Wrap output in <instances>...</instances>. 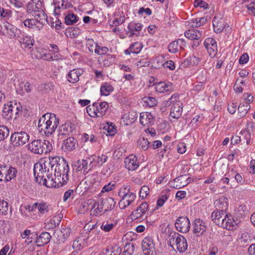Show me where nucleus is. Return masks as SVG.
<instances>
[{
  "instance_id": "obj_51",
  "label": "nucleus",
  "mask_w": 255,
  "mask_h": 255,
  "mask_svg": "<svg viewBox=\"0 0 255 255\" xmlns=\"http://www.w3.org/2000/svg\"><path fill=\"white\" fill-rule=\"evenodd\" d=\"M97 44L98 43L92 38H89L86 41V46L90 52H95Z\"/></svg>"
},
{
  "instance_id": "obj_16",
  "label": "nucleus",
  "mask_w": 255,
  "mask_h": 255,
  "mask_svg": "<svg viewBox=\"0 0 255 255\" xmlns=\"http://www.w3.org/2000/svg\"><path fill=\"white\" fill-rule=\"evenodd\" d=\"M207 229L206 223L200 219H196L193 224V233L197 236L204 235Z\"/></svg>"
},
{
  "instance_id": "obj_6",
  "label": "nucleus",
  "mask_w": 255,
  "mask_h": 255,
  "mask_svg": "<svg viewBox=\"0 0 255 255\" xmlns=\"http://www.w3.org/2000/svg\"><path fill=\"white\" fill-rule=\"evenodd\" d=\"M118 195L121 198L119 203V206L121 210H125L131 205L136 197L135 193L130 191L128 186H124L119 190Z\"/></svg>"
},
{
  "instance_id": "obj_18",
  "label": "nucleus",
  "mask_w": 255,
  "mask_h": 255,
  "mask_svg": "<svg viewBox=\"0 0 255 255\" xmlns=\"http://www.w3.org/2000/svg\"><path fill=\"white\" fill-rule=\"evenodd\" d=\"M108 158V156L104 154L101 156H92L88 157L90 162L89 166H91V168L97 166H101L107 161Z\"/></svg>"
},
{
  "instance_id": "obj_9",
  "label": "nucleus",
  "mask_w": 255,
  "mask_h": 255,
  "mask_svg": "<svg viewBox=\"0 0 255 255\" xmlns=\"http://www.w3.org/2000/svg\"><path fill=\"white\" fill-rule=\"evenodd\" d=\"M29 139V134L25 131L15 132L11 135L10 141L13 146H18L25 144Z\"/></svg>"
},
{
  "instance_id": "obj_50",
  "label": "nucleus",
  "mask_w": 255,
  "mask_h": 255,
  "mask_svg": "<svg viewBox=\"0 0 255 255\" xmlns=\"http://www.w3.org/2000/svg\"><path fill=\"white\" fill-rule=\"evenodd\" d=\"M109 51V48L106 46H103L97 44L95 49V53L99 55H103L107 54Z\"/></svg>"
},
{
  "instance_id": "obj_7",
  "label": "nucleus",
  "mask_w": 255,
  "mask_h": 255,
  "mask_svg": "<svg viewBox=\"0 0 255 255\" xmlns=\"http://www.w3.org/2000/svg\"><path fill=\"white\" fill-rule=\"evenodd\" d=\"M29 148L34 153L41 154L49 152L52 149V145L47 140H35L29 144Z\"/></svg>"
},
{
  "instance_id": "obj_34",
  "label": "nucleus",
  "mask_w": 255,
  "mask_h": 255,
  "mask_svg": "<svg viewBox=\"0 0 255 255\" xmlns=\"http://www.w3.org/2000/svg\"><path fill=\"white\" fill-rule=\"evenodd\" d=\"M71 131V127L69 125L65 124L61 126L58 129V138L62 139L64 136L69 135Z\"/></svg>"
},
{
  "instance_id": "obj_32",
  "label": "nucleus",
  "mask_w": 255,
  "mask_h": 255,
  "mask_svg": "<svg viewBox=\"0 0 255 255\" xmlns=\"http://www.w3.org/2000/svg\"><path fill=\"white\" fill-rule=\"evenodd\" d=\"M213 26L216 33L222 32L225 27V21L222 18L215 16L213 20Z\"/></svg>"
},
{
  "instance_id": "obj_26",
  "label": "nucleus",
  "mask_w": 255,
  "mask_h": 255,
  "mask_svg": "<svg viewBox=\"0 0 255 255\" xmlns=\"http://www.w3.org/2000/svg\"><path fill=\"white\" fill-rule=\"evenodd\" d=\"M17 39L25 47L31 48L33 45L34 39L33 37L24 32H20V37H18Z\"/></svg>"
},
{
  "instance_id": "obj_49",
  "label": "nucleus",
  "mask_w": 255,
  "mask_h": 255,
  "mask_svg": "<svg viewBox=\"0 0 255 255\" xmlns=\"http://www.w3.org/2000/svg\"><path fill=\"white\" fill-rule=\"evenodd\" d=\"M142 48V46L141 43L135 42L129 46V50H131L132 53L137 54L140 52Z\"/></svg>"
},
{
  "instance_id": "obj_55",
  "label": "nucleus",
  "mask_w": 255,
  "mask_h": 255,
  "mask_svg": "<svg viewBox=\"0 0 255 255\" xmlns=\"http://www.w3.org/2000/svg\"><path fill=\"white\" fill-rule=\"evenodd\" d=\"M179 98V96L177 95H174L173 96H171V97L170 98V100H168V101H165L164 102H162V104H161V106L163 107H168L169 106H170L171 105H173V101H174V100H176V99H178Z\"/></svg>"
},
{
  "instance_id": "obj_24",
  "label": "nucleus",
  "mask_w": 255,
  "mask_h": 255,
  "mask_svg": "<svg viewBox=\"0 0 255 255\" xmlns=\"http://www.w3.org/2000/svg\"><path fill=\"white\" fill-rule=\"evenodd\" d=\"M46 162H48V166L51 169V171L53 170V167H55L57 165H60L65 161V159L63 158L57 156H51L49 158H44Z\"/></svg>"
},
{
  "instance_id": "obj_11",
  "label": "nucleus",
  "mask_w": 255,
  "mask_h": 255,
  "mask_svg": "<svg viewBox=\"0 0 255 255\" xmlns=\"http://www.w3.org/2000/svg\"><path fill=\"white\" fill-rule=\"evenodd\" d=\"M142 249L145 255H155V244L152 237H146L143 239L142 242Z\"/></svg>"
},
{
  "instance_id": "obj_23",
  "label": "nucleus",
  "mask_w": 255,
  "mask_h": 255,
  "mask_svg": "<svg viewBox=\"0 0 255 255\" xmlns=\"http://www.w3.org/2000/svg\"><path fill=\"white\" fill-rule=\"evenodd\" d=\"M16 93L21 95H24L26 93H28L31 91L30 84L28 82L20 81L16 86Z\"/></svg>"
},
{
  "instance_id": "obj_52",
  "label": "nucleus",
  "mask_w": 255,
  "mask_h": 255,
  "mask_svg": "<svg viewBox=\"0 0 255 255\" xmlns=\"http://www.w3.org/2000/svg\"><path fill=\"white\" fill-rule=\"evenodd\" d=\"M168 198L169 195H167V194H164L163 192H162L161 195L159 197L157 201V206L158 207H162L164 205L165 201L167 200Z\"/></svg>"
},
{
  "instance_id": "obj_39",
  "label": "nucleus",
  "mask_w": 255,
  "mask_h": 255,
  "mask_svg": "<svg viewBox=\"0 0 255 255\" xmlns=\"http://www.w3.org/2000/svg\"><path fill=\"white\" fill-rule=\"evenodd\" d=\"M251 106L249 103H245L240 104L238 107V115L240 118L245 117L248 111L250 109Z\"/></svg>"
},
{
  "instance_id": "obj_30",
  "label": "nucleus",
  "mask_w": 255,
  "mask_h": 255,
  "mask_svg": "<svg viewBox=\"0 0 255 255\" xmlns=\"http://www.w3.org/2000/svg\"><path fill=\"white\" fill-rule=\"evenodd\" d=\"M71 230L70 227H64L61 228V230L57 234L58 236V241L59 243H64L70 236Z\"/></svg>"
},
{
  "instance_id": "obj_40",
  "label": "nucleus",
  "mask_w": 255,
  "mask_h": 255,
  "mask_svg": "<svg viewBox=\"0 0 255 255\" xmlns=\"http://www.w3.org/2000/svg\"><path fill=\"white\" fill-rule=\"evenodd\" d=\"M117 225L116 223L111 221H104L101 225V229L105 232H109Z\"/></svg>"
},
{
  "instance_id": "obj_8",
  "label": "nucleus",
  "mask_w": 255,
  "mask_h": 255,
  "mask_svg": "<svg viewBox=\"0 0 255 255\" xmlns=\"http://www.w3.org/2000/svg\"><path fill=\"white\" fill-rule=\"evenodd\" d=\"M28 13L38 12L36 16L45 19L46 15L42 10V4L40 0H30L27 5Z\"/></svg>"
},
{
  "instance_id": "obj_2",
  "label": "nucleus",
  "mask_w": 255,
  "mask_h": 255,
  "mask_svg": "<svg viewBox=\"0 0 255 255\" xmlns=\"http://www.w3.org/2000/svg\"><path fill=\"white\" fill-rule=\"evenodd\" d=\"M59 124V120L54 114L47 113L39 120L38 129L42 134L49 136L55 130Z\"/></svg>"
},
{
  "instance_id": "obj_46",
  "label": "nucleus",
  "mask_w": 255,
  "mask_h": 255,
  "mask_svg": "<svg viewBox=\"0 0 255 255\" xmlns=\"http://www.w3.org/2000/svg\"><path fill=\"white\" fill-rule=\"evenodd\" d=\"M222 215H224V211H214L211 214V218L213 222L217 225H219L220 222V218L222 217Z\"/></svg>"
},
{
  "instance_id": "obj_60",
  "label": "nucleus",
  "mask_w": 255,
  "mask_h": 255,
  "mask_svg": "<svg viewBox=\"0 0 255 255\" xmlns=\"http://www.w3.org/2000/svg\"><path fill=\"white\" fill-rule=\"evenodd\" d=\"M145 99L147 105L150 107H154L157 104V101L154 98L147 97H145Z\"/></svg>"
},
{
  "instance_id": "obj_3",
  "label": "nucleus",
  "mask_w": 255,
  "mask_h": 255,
  "mask_svg": "<svg viewBox=\"0 0 255 255\" xmlns=\"http://www.w3.org/2000/svg\"><path fill=\"white\" fill-rule=\"evenodd\" d=\"M116 202L112 197H107L101 199L100 201L96 202L92 201L91 214L93 216H101L106 212L114 209Z\"/></svg>"
},
{
  "instance_id": "obj_31",
  "label": "nucleus",
  "mask_w": 255,
  "mask_h": 255,
  "mask_svg": "<svg viewBox=\"0 0 255 255\" xmlns=\"http://www.w3.org/2000/svg\"><path fill=\"white\" fill-rule=\"evenodd\" d=\"M225 218H224V220L220 222L218 226L227 230H233L234 229L235 221L231 215L227 214V215H225Z\"/></svg>"
},
{
  "instance_id": "obj_35",
  "label": "nucleus",
  "mask_w": 255,
  "mask_h": 255,
  "mask_svg": "<svg viewBox=\"0 0 255 255\" xmlns=\"http://www.w3.org/2000/svg\"><path fill=\"white\" fill-rule=\"evenodd\" d=\"M51 236L48 232L42 233L39 237L36 239V243L38 246H43L48 243L50 240Z\"/></svg>"
},
{
  "instance_id": "obj_44",
  "label": "nucleus",
  "mask_w": 255,
  "mask_h": 255,
  "mask_svg": "<svg viewBox=\"0 0 255 255\" xmlns=\"http://www.w3.org/2000/svg\"><path fill=\"white\" fill-rule=\"evenodd\" d=\"M246 214V207L244 205H240L235 210V215L236 218L241 219H244Z\"/></svg>"
},
{
  "instance_id": "obj_29",
  "label": "nucleus",
  "mask_w": 255,
  "mask_h": 255,
  "mask_svg": "<svg viewBox=\"0 0 255 255\" xmlns=\"http://www.w3.org/2000/svg\"><path fill=\"white\" fill-rule=\"evenodd\" d=\"M214 205L217 209L225 212L228 207V199L225 196H222L214 201Z\"/></svg>"
},
{
  "instance_id": "obj_14",
  "label": "nucleus",
  "mask_w": 255,
  "mask_h": 255,
  "mask_svg": "<svg viewBox=\"0 0 255 255\" xmlns=\"http://www.w3.org/2000/svg\"><path fill=\"white\" fill-rule=\"evenodd\" d=\"M3 27L7 31V34L10 38L18 39L20 37L21 31L15 26L5 21L3 23Z\"/></svg>"
},
{
  "instance_id": "obj_56",
  "label": "nucleus",
  "mask_w": 255,
  "mask_h": 255,
  "mask_svg": "<svg viewBox=\"0 0 255 255\" xmlns=\"http://www.w3.org/2000/svg\"><path fill=\"white\" fill-rule=\"evenodd\" d=\"M148 208V204L147 202H143L141 203L139 206L136 209L139 212L144 216L147 211Z\"/></svg>"
},
{
  "instance_id": "obj_48",
  "label": "nucleus",
  "mask_w": 255,
  "mask_h": 255,
  "mask_svg": "<svg viewBox=\"0 0 255 255\" xmlns=\"http://www.w3.org/2000/svg\"><path fill=\"white\" fill-rule=\"evenodd\" d=\"M82 139L84 142L90 141L91 143H94L98 142V138L95 135L91 134L84 133L82 135Z\"/></svg>"
},
{
  "instance_id": "obj_15",
  "label": "nucleus",
  "mask_w": 255,
  "mask_h": 255,
  "mask_svg": "<svg viewBox=\"0 0 255 255\" xmlns=\"http://www.w3.org/2000/svg\"><path fill=\"white\" fill-rule=\"evenodd\" d=\"M124 163L125 167L130 171L135 170L139 166L137 158L133 154H130L125 159Z\"/></svg>"
},
{
  "instance_id": "obj_63",
  "label": "nucleus",
  "mask_w": 255,
  "mask_h": 255,
  "mask_svg": "<svg viewBox=\"0 0 255 255\" xmlns=\"http://www.w3.org/2000/svg\"><path fill=\"white\" fill-rule=\"evenodd\" d=\"M130 216L131 219L132 220H135L139 218H142L143 217V215L142 214H141L139 212V211H138L137 210L135 209L132 211V212L130 214Z\"/></svg>"
},
{
  "instance_id": "obj_1",
  "label": "nucleus",
  "mask_w": 255,
  "mask_h": 255,
  "mask_svg": "<svg viewBox=\"0 0 255 255\" xmlns=\"http://www.w3.org/2000/svg\"><path fill=\"white\" fill-rule=\"evenodd\" d=\"M33 172L37 182L47 187L51 186L53 181L52 171L48 166V162H46L44 158L41 159L35 164Z\"/></svg>"
},
{
  "instance_id": "obj_38",
  "label": "nucleus",
  "mask_w": 255,
  "mask_h": 255,
  "mask_svg": "<svg viewBox=\"0 0 255 255\" xmlns=\"http://www.w3.org/2000/svg\"><path fill=\"white\" fill-rule=\"evenodd\" d=\"M12 102H9L7 104L5 105L2 110V117L6 120H10L13 118L14 115L11 113L12 109L11 108L12 106Z\"/></svg>"
},
{
  "instance_id": "obj_4",
  "label": "nucleus",
  "mask_w": 255,
  "mask_h": 255,
  "mask_svg": "<svg viewBox=\"0 0 255 255\" xmlns=\"http://www.w3.org/2000/svg\"><path fill=\"white\" fill-rule=\"evenodd\" d=\"M54 178L51 186L55 187H60L66 184L69 179V165L65 160L60 165H57L54 169Z\"/></svg>"
},
{
  "instance_id": "obj_17",
  "label": "nucleus",
  "mask_w": 255,
  "mask_h": 255,
  "mask_svg": "<svg viewBox=\"0 0 255 255\" xmlns=\"http://www.w3.org/2000/svg\"><path fill=\"white\" fill-rule=\"evenodd\" d=\"M204 44L210 56L214 57L218 50L216 40L213 38L209 37L205 39Z\"/></svg>"
},
{
  "instance_id": "obj_42",
  "label": "nucleus",
  "mask_w": 255,
  "mask_h": 255,
  "mask_svg": "<svg viewBox=\"0 0 255 255\" xmlns=\"http://www.w3.org/2000/svg\"><path fill=\"white\" fill-rule=\"evenodd\" d=\"M79 17L72 12H68L65 17V23L67 25H72L78 21Z\"/></svg>"
},
{
  "instance_id": "obj_54",
  "label": "nucleus",
  "mask_w": 255,
  "mask_h": 255,
  "mask_svg": "<svg viewBox=\"0 0 255 255\" xmlns=\"http://www.w3.org/2000/svg\"><path fill=\"white\" fill-rule=\"evenodd\" d=\"M38 22V20L35 19H26L23 21V24L25 27L32 28Z\"/></svg>"
},
{
  "instance_id": "obj_28",
  "label": "nucleus",
  "mask_w": 255,
  "mask_h": 255,
  "mask_svg": "<svg viewBox=\"0 0 255 255\" xmlns=\"http://www.w3.org/2000/svg\"><path fill=\"white\" fill-rule=\"evenodd\" d=\"M77 141L74 137H70L64 140L62 148L64 151H71L75 148V145Z\"/></svg>"
},
{
  "instance_id": "obj_10",
  "label": "nucleus",
  "mask_w": 255,
  "mask_h": 255,
  "mask_svg": "<svg viewBox=\"0 0 255 255\" xmlns=\"http://www.w3.org/2000/svg\"><path fill=\"white\" fill-rule=\"evenodd\" d=\"M50 208L51 206L47 202L39 200L29 206L28 209L29 211L37 210L39 215H44L49 213Z\"/></svg>"
},
{
  "instance_id": "obj_57",
  "label": "nucleus",
  "mask_w": 255,
  "mask_h": 255,
  "mask_svg": "<svg viewBox=\"0 0 255 255\" xmlns=\"http://www.w3.org/2000/svg\"><path fill=\"white\" fill-rule=\"evenodd\" d=\"M149 192V188L148 186L144 185L143 186L139 192V196L142 198H145L148 195Z\"/></svg>"
},
{
  "instance_id": "obj_27",
  "label": "nucleus",
  "mask_w": 255,
  "mask_h": 255,
  "mask_svg": "<svg viewBox=\"0 0 255 255\" xmlns=\"http://www.w3.org/2000/svg\"><path fill=\"white\" fill-rule=\"evenodd\" d=\"M75 169L78 171H82L84 174H87L92 169L88 164L87 160H79L75 164Z\"/></svg>"
},
{
  "instance_id": "obj_43",
  "label": "nucleus",
  "mask_w": 255,
  "mask_h": 255,
  "mask_svg": "<svg viewBox=\"0 0 255 255\" xmlns=\"http://www.w3.org/2000/svg\"><path fill=\"white\" fill-rule=\"evenodd\" d=\"M138 147L143 150H146L149 147L150 142L144 136L141 137L137 141Z\"/></svg>"
},
{
  "instance_id": "obj_64",
  "label": "nucleus",
  "mask_w": 255,
  "mask_h": 255,
  "mask_svg": "<svg viewBox=\"0 0 255 255\" xmlns=\"http://www.w3.org/2000/svg\"><path fill=\"white\" fill-rule=\"evenodd\" d=\"M241 242L244 243H248L251 241V236L250 234L247 232H244L242 234L241 237Z\"/></svg>"
},
{
  "instance_id": "obj_19",
  "label": "nucleus",
  "mask_w": 255,
  "mask_h": 255,
  "mask_svg": "<svg viewBox=\"0 0 255 255\" xmlns=\"http://www.w3.org/2000/svg\"><path fill=\"white\" fill-rule=\"evenodd\" d=\"M142 27L143 25L141 23L131 21L128 24L127 33L128 34L129 37H132L134 35L138 36Z\"/></svg>"
},
{
  "instance_id": "obj_37",
  "label": "nucleus",
  "mask_w": 255,
  "mask_h": 255,
  "mask_svg": "<svg viewBox=\"0 0 255 255\" xmlns=\"http://www.w3.org/2000/svg\"><path fill=\"white\" fill-rule=\"evenodd\" d=\"M95 106L97 107L96 112L98 114V117H102L104 115L109 108L108 104L105 102L96 103Z\"/></svg>"
},
{
  "instance_id": "obj_25",
  "label": "nucleus",
  "mask_w": 255,
  "mask_h": 255,
  "mask_svg": "<svg viewBox=\"0 0 255 255\" xmlns=\"http://www.w3.org/2000/svg\"><path fill=\"white\" fill-rule=\"evenodd\" d=\"M155 91L160 93L171 91L173 90L172 84L170 82H160L154 84Z\"/></svg>"
},
{
  "instance_id": "obj_13",
  "label": "nucleus",
  "mask_w": 255,
  "mask_h": 255,
  "mask_svg": "<svg viewBox=\"0 0 255 255\" xmlns=\"http://www.w3.org/2000/svg\"><path fill=\"white\" fill-rule=\"evenodd\" d=\"M173 105L171 106L169 115L170 120L173 122V119H178L181 116L182 113V103L178 99L173 101Z\"/></svg>"
},
{
  "instance_id": "obj_59",
  "label": "nucleus",
  "mask_w": 255,
  "mask_h": 255,
  "mask_svg": "<svg viewBox=\"0 0 255 255\" xmlns=\"http://www.w3.org/2000/svg\"><path fill=\"white\" fill-rule=\"evenodd\" d=\"M105 128L107 130L108 134L110 135H113L116 133V129L112 124H109L107 123V125L105 127Z\"/></svg>"
},
{
  "instance_id": "obj_58",
  "label": "nucleus",
  "mask_w": 255,
  "mask_h": 255,
  "mask_svg": "<svg viewBox=\"0 0 255 255\" xmlns=\"http://www.w3.org/2000/svg\"><path fill=\"white\" fill-rule=\"evenodd\" d=\"M1 208H0V215H6L8 210V203L4 200H1Z\"/></svg>"
},
{
  "instance_id": "obj_12",
  "label": "nucleus",
  "mask_w": 255,
  "mask_h": 255,
  "mask_svg": "<svg viewBox=\"0 0 255 255\" xmlns=\"http://www.w3.org/2000/svg\"><path fill=\"white\" fill-rule=\"evenodd\" d=\"M190 225L189 219L185 216L179 217L175 223L177 230L182 233L188 232L190 229Z\"/></svg>"
},
{
  "instance_id": "obj_45",
  "label": "nucleus",
  "mask_w": 255,
  "mask_h": 255,
  "mask_svg": "<svg viewBox=\"0 0 255 255\" xmlns=\"http://www.w3.org/2000/svg\"><path fill=\"white\" fill-rule=\"evenodd\" d=\"M96 105V102L93 103L92 105L87 106L86 108L87 112L91 117H98V114L96 112V110H97V107L95 106Z\"/></svg>"
},
{
  "instance_id": "obj_20",
  "label": "nucleus",
  "mask_w": 255,
  "mask_h": 255,
  "mask_svg": "<svg viewBox=\"0 0 255 255\" xmlns=\"http://www.w3.org/2000/svg\"><path fill=\"white\" fill-rule=\"evenodd\" d=\"M186 46V42L183 39H178L172 41L168 45V50L170 52L175 53L179 50L183 49Z\"/></svg>"
},
{
  "instance_id": "obj_21",
  "label": "nucleus",
  "mask_w": 255,
  "mask_h": 255,
  "mask_svg": "<svg viewBox=\"0 0 255 255\" xmlns=\"http://www.w3.org/2000/svg\"><path fill=\"white\" fill-rule=\"evenodd\" d=\"M83 73L82 69H74L71 70L66 76L67 80L71 83H76L79 80V77Z\"/></svg>"
},
{
  "instance_id": "obj_5",
  "label": "nucleus",
  "mask_w": 255,
  "mask_h": 255,
  "mask_svg": "<svg viewBox=\"0 0 255 255\" xmlns=\"http://www.w3.org/2000/svg\"><path fill=\"white\" fill-rule=\"evenodd\" d=\"M168 245L174 248L176 247L180 253L185 252L188 248V244L186 239L182 235L173 231H168V238L167 239Z\"/></svg>"
},
{
  "instance_id": "obj_62",
  "label": "nucleus",
  "mask_w": 255,
  "mask_h": 255,
  "mask_svg": "<svg viewBox=\"0 0 255 255\" xmlns=\"http://www.w3.org/2000/svg\"><path fill=\"white\" fill-rule=\"evenodd\" d=\"M194 5L195 6H199L204 9H207L208 8V4L205 1L202 0H195Z\"/></svg>"
},
{
  "instance_id": "obj_22",
  "label": "nucleus",
  "mask_w": 255,
  "mask_h": 255,
  "mask_svg": "<svg viewBox=\"0 0 255 255\" xmlns=\"http://www.w3.org/2000/svg\"><path fill=\"white\" fill-rule=\"evenodd\" d=\"M139 122L144 126H150L153 124L154 119L150 113L143 112L140 114Z\"/></svg>"
},
{
  "instance_id": "obj_47",
  "label": "nucleus",
  "mask_w": 255,
  "mask_h": 255,
  "mask_svg": "<svg viewBox=\"0 0 255 255\" xmlns=\"http://www.w3.org/2000/svg\"><path fill=\"white\" fill-rule=\"evenodd\" d=\"M65 2L64 0H62L61 1H55L54 2V13L55 15H58L60 14L61 9L64 8V3Z\"/></svg>"
},
{
  "instance_id": "obj_61",
  "label": "nucleus",
  "mask_w": 255,
  "mask_h": 255,
  "mask_svg": "<svg viewBox=\"0 0 255 255\" xmlns=\"http://www.w3.org/2000/svg\"><path fill=\"white\" fill-rule=\"evenodd\" d=\"M110 248L111 255H120L122 253V249L118 246L115 245Z\"/></svg>"
},
{
  "instance_id": "obj_36",
  "label": "nucleus",
  "mask_w": 255,
  "mask_h": 255,
  "mask_svg": "<svg viewBox=\"0 0 255 255\" xmlns=\"http://www.w3.org/2000/svg\"><path fill=\"white\" fill-rule=\"evenodd\" d=\"M185 36L190 39L199 40L202 36V33L197 29H189L185 32Z\"/></svg>"
},
{
  "instance_id": "obj_33",
  "label": "nucleus",
  "mask_w": 255,
  "mask_h": 255,
  "mask_svg": "<svg viewBox=\"0 0 255 255\" xmlns=\"http://www.w3.org/2000/svg\"><path fill=\"white\" fill-rule=\"evenodd\" d=\"M17 173V169L12 167H8L5 165V173L4 182H8L16 177Z\"/></svg>"
},
{
  "instance_id": "obj_53",
  "label": "nucleus",
  "mask_w": 255,
  "mask_h": 255,
  "mask_svg": "<svg viewBox=\"0 0 255 255\" xmlns=\"http://www.w3.org/2000/svg\"><path fill=\"white\" fill-rule=\"evenodd\" d=\"M9 132V129L6 126H0V141L7 137Z\"/></svg>"
},
{
  "instance_id": "obj_41",
  "label": "nucleus",
  "mask_w": 255,
  "mask_h": 255,
  "mask_svg": "<svg viewBox=\"0 0 255 255\" xmlns=\"http://www.w3.org/2000/svg\"><path fill=\"white\" fill-rule=\"evenodd\" d=\"M113 91V87L108 83H105L102 84L100 88L101 93L104 96L109 95Z\"/></svg>"
}]
</instances>
